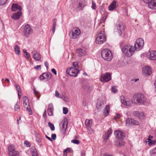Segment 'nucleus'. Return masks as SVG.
<instances>
[{"mask_svg":"<svg viewBox=\"0 0 156 156\" xmlns=\"http://www.w3.org/2000/svg\"><path fill=\"white\" fill-rule=\"evenodd\" d=\"M146 98L142 94H134L132 98V103L136 105H144L146 101Z\"/></svg>","mask_w":156,"mask_h":156,"instance_id":"nucleus-1","label":"nucleus"},{"mask_svg":"<svg viewBox=\"0 0 156 156\" xmlns=\"http://www.w3.org/2000/svg\"><path fill=\"white\" fill-rule=\"evenodd\" d=\"M122 52L127 57L131 56L136 51L133 46L127 44L124 46L122 49Z\"/></svg>","mask_w":156,"mask_h":156,"instance_id":"nucleus-2","label":"nucleus"},{"mask_svg":"<svg viewBox=\"0 0 156 156\" xmlns=\"http://www.w3.org/2000/svg\"><path fill=\"white\" fill-rule=\"evenodd\" d=\"M102 58L108 61H111L113 58L111 51L108 49L103 50L101 53Z\"/></svg>","mask_w":156,"mask_h":156,"instance_id":"nucleus-3","label":"nucleus"},{"mask_svg":"<svg viewBox=\"0 0 156 156\" xmlns=\"http://www.w3.org/2000/svg\"><path fill=\"white\" fill-rule=\"evenodd\" d=\"M105 35L104 34V31H102L98 34V36L96 38V43L98 44H101L105 42Z\"/></svg>","mask_w":156,"mask_h":156,"instance_id":"nucleus-4","label":"nucleus"},{"mask_svg":"<svg viewBox=\"0 0 156 156\" xmlns=\"http://www.w3.org/2000/svg\"><path fill=\"white\" fill-rule=\"evenodd\" d=\"M144 44V40L142 38H139L136 40L133 47L136 51H139L143 47Z\"/></svg>","mask_w":156,"mask_h":156,"instance_id":"nucleus-5","label":"nucleus"},{"mask_svg":"<svg viewBox=\"0 0 156 156\" xmlns=\"http://www.w3.org/2000/svg\"><path fill=\"white\" fill-rule=\"evenodd\" d=\"M9 156H17L19 153V151L15 150V146L13 144H10L8 147Z\"/></svg>","mask_w":156,"mask_h":156,"instance_id":"nucleus-6","label":"nucleus"},{"mask_svg":"<svg viewBox=\"0 0 156 156\" xmlns=\"http://www.w3.org/2000/svg\"><path fill=\"white\" fill-rule=\"evenodd\" d=\"M79 72L78 69L73 67L68 68L66 70L67 73L69 76L76 77Z\"/></svg>","mask_w":156,"mask_h":156,"instance_id":"nucleus-7","label":"nucleus"},{"mask_svg":"<svg viewBox=\"0 0 156 156\" xmlns=\"http://www.w3.org/2000/svg\"><path fill=\"white\" fill-rule=\"evenodd\" d=\"M115 27L116 29V32H118L119 36H121L125 28V25L123 23H120L116 24Z\"/></svg>","mask_w":156,"mask_h":156,"instance_id":"nucleus-8","label":"nucleus"},{"mask_svg":"<svg viewBox=\"0 0 156 156\" xmlns=\"http://www.w3.org/2000/svg\"><path fill=\"white\" fill-rule=\"evenodd\" d=\"M32 32V29L29 25L27 24L25 25L24 28L23 33L26 37H29V35L31 34Z\"/></svg>","mask_w":156,"mask_h":156,"instance_id":"nucleus-9","label":"nucleus"},{"mask_svg":"<svg viewBox=\"0 0 156 156\" xmlns=\"http://www.w3.org/2000/svg\"><path fill=\"white\" fill-rule=\"evenodd\" d=\"M80 34V31L78 28H75L73 29L71 33H70L71 34V37L73 39H76Z\"/></svg>","mask_w":156,"mask_h":156,"instance_id":"nucleus-10","label":"nucleus"},{"mask_svg":"<svg viewBox=\"0 0 156 156\" xmlns=\"http://www.w3.org/2000/svg\"><path fill=\"white\" fill-rule=\"evenodd\" d=\"M111 79V75L108 73L102 74L100 78L101 81L104 82H108Z\"/></svg>","mask_w":156,"mask_h":156,"instance_id":"nucleus-11","label":"nucleus"},{"mask_svg":"<svg viewBox=\"0 0 156 156\" xmlns=\"http://www.w3.org/2000/svg\"><path fill=\"white\" fill-rule=\"evenodd\" d=\"M120 99L121 103L127 107L131 106V103H132V100H126L124 97L122 95L120 96Z\"/></svg>","mask_w":156,"mask_h":156,"instance_id":"nucleus-12","label":"nucleus"},{"mask_svg":"<svg viewBox=\"0 0 156 156\" xmlns=\"http://www.w3.org/2000/svg\"><path fill=\"white\" fill-rule=\"evenodd\" d=\"M68 121L67 119H64L61 122L60 124L62 125L61 129V131L63 134H65L68 125Z\"/></svg>","mask_w":156,"mask_h":156,"instance_id":"nucleus-13","label":"nucleus"},{"mask_svg":"<svg viewBox=\"0 0 156 156\" xmlns=\"http://www.w3.org/2000/svg\"><path fill=\"white\" fill-rule=\"evenodd\" d=\"M142 73L145 76L150 75L152 73L151 69L149 66H145L143 68Z\"/></svg>","mask_w":156,"mask_h":156,"instance_id":"nucleus-14","label":"nucleus"},{"mask_svg":"<svg viewBox=\"0 0 156 156\" xmlns=\"http://www.w3.org/2000/svg\"><path fill=\"white\" fill-rule=\"evenodd\" d=\"M114 134L116 137L118 139L122 140L125 136V134L119 130L115 131Z\"/></svg>","mask_w":156,"mask_h":156,"instance_id":"nucleus-15","label":"nucleus"},{"mask_svg":"<svg viewBox=\"0 0 156 156\" xmlns=\"http://www.w3.org/2000/svg\"><path fill=\"white\" fill-rule=\"evenodd\" d=\"M77 8L82 10L86 5V3L85 0H78Z\"/></svg>","mask_w":156,"mask_h":156,"instance_id":"nucleus-16","label":"nucleus"},{"mask_svg":"<svg viewBox=\"0 0 156 156\" xmlns=\"http://www.w3.org/2000/svg\"><path fill=\"white\" fill-rule=\"evenodd\" d=\"M33 58L36 61H40L41 58V55L37 51H34L32 52Z\"/></svg>","mask_w":156,"mask_h":156,"instance_id":"nucleus-17","label":"nucleus"},{"mask_svg":"<svg viewBox=\"0 0 156 156\" xmlns=\"http://www.w3.org/2000/svg\"><path fill=\"white\" fill-rule=\"evenodd\" d=\"M51 75L50 73H44L40 76L39 78L41 80L45 79L49 80L51 78Z\"/></svg>","mask_w":156,"mask_h":156,"instance_id":"nucleus-18","label":"nucleus"},{"mask_svg":"<svg viewBox=\"0 0 156 156\" xmlns=\"http://www.w3.org/2000/svg\"><path fill=\"white\" fill-rule=\"evenodd\" d=\"M53 106L52 104H50L48 105V107L47 109L48 114L49 116H53L54 115Z\"/></svg>","mask_w":156,"mask_h":156,"instance_id":"nucleus-19","label":"nucleus"},{"mask_svg":"<svg viewBox=\"0 0 156 156\" xmlns=\"http://www.w3.org/2000/svg\"><path fill=\"white\" fill-rule=\"evenodd\" d=\"M149 8L153 9H156V0H152L148 4Z\"/></svg>","mask_w":156,"mask_h":156,"instance_id":"nucleus-20","label":"nucleus"},{"mask_svg":"<svg viewBox=\"0 0 156 156\" xmlns=\"http://www.w3.org/2000/svg\"><path fill=\"white\" fill-rule=\"evenodd\" d=\"M11 9L12 11H16L19 10V12H20L22 10L21 6L17 4H13L12 6Z\"/></svg>","mask_w":156,"mask_h":156,"instance_id":"nucleus-21","label":"nucleus"},{"mask_svg":"<svg viewBox=\"0 0 156 156\" xmlns=\"http://www.w3.org/2000/svg\"><path fill=\"white\" fill-rule=\"evenodd\" d=\"M23 105L24 107L26 108L27 111L28 112L29 114L30 115H32V112L29 105L28 101L24 102L23 103Z\"/></svg>","mask_w":156,"mask_h":156,"instance_id":"nucleus-22","label":"nucleus"},{"mask_svg":"<svg viewBox=\"0 0 156 156\" xmlns=\"http://www.w3.org/2000/svg\"><path fill=\"white\" fill-rule=\"evenodd\" d=\"M110 112V106L109 105H106L103 111V115L105 117L107 116Z\"/></svg>","mask_w":156,"mask_h":156,"instance_id":"nucleus-23","label":"nucleus"},{"mask_svg":"<svg viewBox=\"0 0 156 156\" xmlns=\"http://www.w3.org/2000/svg\"><path fill=\"white\" fill-rule=\"evenodd\" d=\"M76 52L78 55L82 56L85 55L86 53V51L84 49L79 48L76 50Z\"/></svg>","mask_w":156,"mask_h":156,"instance_id":"nucleus-24","label":"nucleus"},{"mask_svg":"<svg viewBox=\"0 0 156 156\" xmlns=\"http://www.w3.org/2000/svg\"><path fill=\"white\" fill-rule=\"evenodd\" d=\"M117 2L116 1H113L108 7L109 11H112L115 9L117 6Z\"/></svg>","mask_w":156,"mask_h":156,"instance_id":"nucleus-25","label":"nucleus"},{"mask_svg":"<svg viewBox=\"0 0 156 156\" xmlns=\"http://www.w3.org/2000/svg\"><path fill=\"white\" fill-rule=\"evenodd\" d=\"M150 59L151 60H156V51H152L150 52Z\"/></svg>","mask_w":156,"mask_h":156,"instance_id":"nucleus-26","label":"nucleus"},{"mask_svg":"<svg viewBox=\"0 0 156 156\" xmlns=\"http://www.w3.org/2000/svg\"><path fill=\"white\" fill-rule=\"evenodd\" d=\"M22 14V13L21 11L15 13L13 14L12 15V17L13 19L15 20H17L20 18V17Z\"/></svg>","mask_w":156,"mask_h":156,"instance_id":"nucleus-27","label":"nucleus"},{"mask_svg":"<svg viewBox=\"0 0 156 156\" xmlns=\"http://www.w3.org/2000/svg\"><path fill=\"white\" fill-rule=\"evenodd\" d=\"M92 123V121L91 120L87 119L85 121V124L87 127V129L90 131L92 130L91 128Z\"/></svg>","mask_w":156,"mask_h":156,"instance_id":"nucleus-28","label":"nucleus"},{"mask_svg":"<svg viewBox=\"0 0 156 156\" xmlns=\"http://www.w3.org/2000/svg\"><path fill=\"white\" fill-rule=\"evenodd\" d=\"M112 130L110 128L105 133L104 136V140L105 141H106L108 139L109 135L112 133Z\"/></svg>","mask_w":156,"mask_h":156,"instance_id":"nucleus-29","label":"nucleus"},{"mask_svg":"<svg viewBox=\"0 0 156 156\" xmlns=\"http://www.w3.org/2000/svg\"><path fill=\"white\" fill-rule=\"evenodd\" d=\"M125 144V142L122 140L119 139L116 141L115 142V145L118 147H121L124 145Z\"/></svg>","mask_w":156,"mask_h":156,"instance_id":"nucleus-30","label":"nucleus"},{"mask_svg":"<svg viewBox=\"0 0 156 156\" xmlns=\"http://www.w3.org/2000/svg\"><path fill=\"white\" fill-rule=\"evenodd\" d=\"M31 154L32 156H39L35 147H32L31 149Z\"/></svg>","mask_w":156,"mask_h":156,"instance_id":"nucleus-31","label":"nucleus"},{"mask_svg":"<svg viewBox=\"0 0 156 156\" xmlns=\"http://www.w3.org/2000/svg\"><path fill=\"white\" fill-rule=\"evenodd\" d=\"M57 22V20L56 19H54L52 21V32L53 33H54L55 31V28L56 26V23Z\"/></svg>","mask_w":156,"mask_h":156,"instance_id":"nucleus-32","label":"nucleus"},{"mask_svg":"<svg viewBox=\"0 0 156 156\" xmlns=\"http://www.w3.org/2000/svg\"><path fill=\"white\" fill-rule=\"evenodd\" d=\"M15 52L17 55H20V50L19 46L18 45H16L14 48Z\"/></svg>","mask_w":156,"mask_h":156,"instance_id":"nucleus-33","label":"nucleus"},{"mask_svg":"<svg viewBox=\"0 0 156 156\" xmlns=\"http://www.w3.org/2000/svg\"><path fill=\"white\" fill-rule=\"evenodd\" d=\"M126 124L127 126H129L130 124H132L133 119L129 118L126 119Z\"/></svg>","mask_w":156,"mask_h":156,"instance_id":"nucleus-34","label":"nucleus"},{"mask_svg":"<svg viewBox=\"0 0 156 156\" xmlns=\"http://www.w3.org/2000/svg\"><path fill=\"white\" fill-rule=\"evenodd\" d=\"M147 140V142H148V144H149L151 145H152V144H154L156 143V140H152L151 139L149 138H148Z\"/></svg>","mask_w":156,"mask_h":156,"instance_id":"nucleus-35","label":"nucleus"},{"mask_svg":"<svg viewBox=\"0 0 156 156\" xmlns=\"http://www.w3.org/2000/svg\"><path fill=\"white\" fill-rule=\"evenodd\" d=\"M138 117L141 119H143L145 118L144 113L143 112H140L139 116Z\"/></svg>","mask_w":156,"mask_h":156,"instance_id":"nucleus-36","label":"nucleus"},{"mask_svg":"<svg viewBox=\"0 0 156 156\" xmlns=\"http://www.w3.org/2000/svg\"><path fill=\"white\" fill-rule=\"evenodd\" d=\"M20 109V107L19 105V103L18 102H17L16 104L14 106V110L15 111H18Z\"/></svg>","mask_w":156,"mask_h":156,"instance_id":"nucleus-37","label":"nucleus"},{"mask_svg":"<svg viewBox=\"0 0 156 156\" xmlns=\"http://www.w3.org/2000/svg\"><path fill=\"white\" fill-rule=\"evenodd\" d=\"M151 154V156H156V147L152 150Z\"/></svg>","mask_w":156,"mask_h":156,"instance_id":"nucleus-38","label":"nucleus"},{"mask_svg":"<svg viewBox=\"0 0 156 156\" xmlns=\"http://www.w3.org/2000/svg\"><path fill=\"white\" fill-rule=\"evenodd\" d=\"M48 126L50 127L52 131H54L55 130V127L53 124L51 123L50 122H49L48 123Z\"/></svg>","mask_w":156,"mask_h":156,"instance_id":"nucleus-39","label":"nucleus"},{"mask_svg":"<svg viewBox=\"0 0 156 156\" xmlns=\"http://www.w3.org/2000/svg\"><path fill=\"white\" fill-rule=\"evenodd\" d=\"M107 16H103L102 17L101 19L100 20V24L101 23H104L106 19Z\"/></svg>","mask_w":156,"mask_h":156,"instance_id":"nucleus-40","label":"nucleus"},{"mask_svg":"<svg viewBox=\"0 0 156 156\" xmlns=\"http://www.w3.org/2000/svg\"><path fill=\"white\" fill-rule=\"evenodd\" d=\"M71 142L73 143L78 144H80V141L79 140L73 139L71 140Z\"/></svg>","mask_w":156,"mask_h":156,"instance_id":"nucleus-41","label":"nucleus"},{"mask_svg":"<svg viewBox=\"0 0 156 156\" xmlns=\"http://www.w3.org/2000/svg\"><path fill=\"white\" fill-rule=\"evenodd\" d=\"M63 113L64 114H66L68 112V109L67 108L63 107Z\"/></svg>","mask_w":156,"mask_h":156,"instance_id":"nucleus-42","label":"nucleus"},{"mask_svg":"<svg viewBox=\"0 0 156 156\" xmlns=\"http://www.w3.org/2000/svg\"><path fill=\"white\" fill-rule=\"evenodd\" d=\"M7 0H0V5H3L5 4Z\"/></svg>","mask_w":156,"mask_h":156,"instance_id":"nucleus-43","label":"nucleus"},{"mask_svg":"<svg viewBox=\"0 0 156 156\" xmlns=\"http://www.w3.org/2000/svg\"><path fill=\"white\" fill-rule=\"evenodd\" d=\"M15 87L17 91V92H20V93H21L20 88V86L19 85H16L15 86Z\"/></svg>","mask_w":156,"mask_h":156,"instance_id":"nucleus-44","label":"nucleus"},{"mask_svg":"<svg viewBox=\"0 0 156 156\" xmlns=\"http://www.w3.org/2000/svg\"><path fill=\"white\" fill-rule=\"evenodd\" d=\"M140 112L139 111H135L133 112V114L135 116L138 117V116H139V115Z\"/></svg>","mask_w":156,"mask_h":156,"instance_id":"nucleus-45","label":"nucleus"},{"mask_svg":"<svg viewBox=\"0 0 156 156\" xmlns=\"http://www.w3.org/2000/svg\"><path fill=\"white\" fill-rule=\"evenodd\" d=\"M139 124V122H138L136 120H135L133 119V123L132 124L133 125H138Z\"/></svg>","mask_w":156,"mask_h":156,"instance_id":"nucleus-46","label":"nucleus"},{"mask_svg":"<svg viewBox=\"0 0 156 156\" xmlns=\"http://www.w3.org/2000/svg\"><path fill=\"white\" fill-rule=\"evenodd\" d=\"M36 140L38 143H40L41 141V139L39 136H36Z\"/></svg>","mask_w":156,"mask_h":156,"instance_id":"nucleus-47","label":"nucleus"},{"mask_svg":"<svg viewBox=\"0 0 156 156\" xmlns=\"http://www.w3.org/2000/svg\"><path fill=\"white\" fill-rule=\"evenodd\" d=\"M112 90L114 93H116L117 91V90L114 87H112Z\"/></svg>","mask_w":156,"mask_h":156,"instance_id":"nucleus-48","label":"nucleus"},{"mask_svg":"<svg viewBox=\"0 0 156 156\" xmlns=\"http://www.w3.org/2000/svg\"><path fill=\"white\" fill-rule=\"evenodd\" d=\"M25 56L26 58L27 59L29 58L30 56V54L28 52H27L25 53Z\"/></svg>","mask_w":156,"mask_h":156,"instance_id":"nucleus-49","label":"nucleus"},{"mask_svg":"<svg viewBox=\"0 0 156 156\" xmlns=\"http://www.w3.org/2000/svg\"><path fill=\"white\" fill-rule=\"evenodd\" d=\"M23 99L24 102L28 101V98L26 96H24L23 98Z\"/></svg>","mask_w":156,"mask_h":156,"instance_id":"nucleus-50","label":"nucleus"},{"mask_svg":"<svg viewBox=\"0 0 156 156\" xmlns=\"http://www.w3.org/2000/svg\"><path fill=\"white\" fill-rule=\"evenodd\" d=\"M51 137L52 139L54 140H55L56 139V135L55 134H52L51 135Z\"/></svg>","mask_w":156,"mask_h":156,"instance_id":"nucleus-51","label":"nucleus"},{"mask_svg":"<svg viewBox=\"0 0 156 156\" xmlns=\"http://www.w3.org/2000/svg\"><path fill=\"white\" fill-rule=\"evenodd\" d=\"M95 7H96V4L95 3H94V2H92V8L93 9H95Z\"/></svg>","mask_w":156,"mask_h":156,"instance_id":"nucleus-52","label":"nucleus"},{"mask_svg":"<svg viewBox=\"0 0 156 156\" xmlns=\"http://www.w3.org/2000/svg\"><path fill=\"white\" fill-rule=\"evenodd\" d=\"M121 116V115L120 114H117L116 117H114V118L115 119L116 118H119Z\"/></svg>","mask_w":156,"mask_h":156,"instance_id":"nucleus-53","label":"nucleus"},{"mask_svg":"<svg viewBox=\"0 0 156 156\" xmlns=\"http://www.w3.org/2000/svg\"><path fill=\"white\" fill-rule=\"evenodd\" d=\"M59 95L58 92L57 90H56L55 91V96L57 97H59Z\"/></svg>","mask_w":156,"mask_h":156,"instance_id":"nucleus-54","label":"nucleus"},{"mask_svg":"<svg viewBox=\"0 0 156 156\" xmlns=\"http://www.w3.org/2000/svg\"><path fill=\"white\" fill-rule=\"evenodd\" d=\"M24 143L25 144H26L27 145V147H29L30 145V143L28 141H25Z\"/></svg>","mask_w":156,"mask_h":156,"instance_id":"nucleus-55","label":"nucleus"},{"mask_svg":"<svg viewBox=\"0 0 156 156\" xmlns=\"http://www.w3.org/2000/svg\"><path fill=\"white\" fill-rule=\"evenodd\" d=\"M43 116L44 118H46L47 116L46 110H45L44 111Z\"/></svg>","mask_w":156,"mask_h":156,"instance_id":"nucleus-56","label":"nucleus"},{"mask_svg":"<svg viewBox=\"0 0 156 156\" xmlns=\"http://www.w3.org/2000/svg\"><path fill=\"white\" fill-rule=\"evenodd\" d=\"M51 72L54 73L55 75H56L57 74L55 70L54 69H51Z\"/></svg>","mask_w":156,"mask_h":156,"instance_id":"nucleus-57","label":"nucleus"},{"mask_svg":"<svg viewBox=\"0 0 156 156\" xmlns=\"http://www.w3.org/2000/svg\"><path fill=\"white\" fill-rule=\"evenodd\" d=\"M62 99L65 101H68V98L66 97H62Z\"/></svg>","mask_w":156,"mask_h":156,"instance_id":"nucleus-58","label":"nucleus"},{"mask_svg":"<svg viewBox=\"0 0 156 156\" xmlns=\"http://www.w3.org/2000/svg\"><path fill=\"white\" fill-rule=\"evenodd\" d=\"M78 65V63L76 62H74L73 63V66L74 67H76Z\"/></svg>","mask_w":156,"mask_h":156,"instance_id":"nucleus-59","label":"nucleus"},{"mask_svg":"<svg viewBox=\"0 0 156 156\" xmlns=\"http://www.w3.org/2000/svg\"><path fill=\"white\" fill-rule=\"evenodd\" d=\"M103 156H113L109 153H105L103 154Z\"/></svg>","mask_w":156,"mask_h":156,"instance_id":"nucleus-60","label":"nucleus"},{"mask_svg":"<svg viewBox=\"0 0 156 156\" xmlns=\"http://www.w3.org/2000/svg\"><path fill=\"white\" fill-rule=\"evenodd\" d=\"M49 140L51 141H52V140L51 139L50 137L48 136L47 135L45 136Z\"/></svg>","mask_w":156,"mask_h":156,"instance_id":"nucleus-61","label":"nucleus"},{"mask_svg":"<svg viewBox=\"0 0 156 156\" xmlns=\"http://www.w3.org/2000/svg\"><path fill=\"white\" fill-rule=\"evenodd\" d=\"M66 150H64V155L63 156H67V152L66 151Z\"/></svg>","mask_w":156,"mask_h":156,"instance_id":"nucleus-62","label":"nucleus"},{"mask_svg":"<svg viewBox=\"0 0 156 156\" xmlns=\"http://www.w3.org/2000/svg\"><path fill=\"white\" fill-rule=\"evenodd\" d=\"M44 65L47 69L48 68V63L47 62H46L44 63Z\"/></svg>","mask_w":156,"mask_h":156,"instance_id":"nucleus-63","label":"nucleus"},{"mask_svg":"<svg viewBox=\"0 0 156 156\" xmlns=\"http://www.w3.org/2000/svg\"><path fill=\"white\" fill-rule=\"evenodd\" d=\"M41 66V65H37L36 67H35V68L36 69L38 70L39 68Z\"/></svg>","mask_w":156,"mask_h":156,"instance_id":"nucleus-64","label":"nucleus"}]
</instances>
